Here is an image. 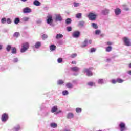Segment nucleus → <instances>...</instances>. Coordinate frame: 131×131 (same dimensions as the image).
Instances as JSON below:
<instances>
[{"label": "nucleus", "instance_id": "obj_10", "mask_svg": "<svg viewBox=\"0 0 131 131\" xmlns=\"http://www.w3.org/2000/svg\"><path fill=\"white\" fill-rule=\"evenodd\" d=\"M70 70L71 71H73V72H78V71L80 70V68L75 66V67L70 68Z\"/></svg>", "mask_w": 131, "mask_h": 131}, {"label": "nucleus", "instance_id": "obj_27", "mask_svg": "<svg viewBox=\"0 0 131 131\" xmlns=\"http://www.w3.org/2000/svg\"><path fill=\"white\" fill-rule=\"evenodd\" d=\"M11 49H12V45H8L6 46V51H7V52H10L11 51Z\"/></svg>", "mask_w": 131, "mask_h": 131}, {"label": "nucleus", "instance_id": "obj_16", "mask_svg": "<svg viewBox=\"0 0 131 131\" xmlns=\"http://www.w3.org/2000/svg\"><path fill=\"white\" fill-rule=\"evenodd\" d=\"M106 81L103 79H99L97 80V83H98V84H104V83H105Z\"/></svg>", "mask_w": 131, "mask_h": 131}, {"label": "nucleus", "instance_id": "obj_45", "mask_svg": "<svg viewBox=\"0 0 131 131\" xmlns=\"http://www.w3.org/2000/svg\"><path fill=\"white\" fill-rule=\"evenodd\" d=\"M77 56V54L76 53H74L71 55V58H74L76 57Z\"/></svg>", "mask_w": 131, "mask_h": 131}, {"label": "nucleus", "instance_id": "obj_31", "mask_svg": "<svg viewBox=\"0 0 131 131\" xmlns=\"http://www.w3.org/2000/svg\"><path fill=\"white\" fill-rule=\"evenodd\" d=\"M82 16V14L79 13L76 14V18H77V19H80Z\"/></svg>", "mask_w": 131, "mask_h": 131}, {"label": "nucleus", "instance_id": "obj_22", "mask_svg": "<svg viewBox=\"0 0 131 131\" xmlns=\"http://www.w3.org/2000/svg\"><path fill=\"white\" fill-rule=\"evenodd\" d=\"M20 129H21V127H20L19 125L15 126L13 128V130L14 131H19Z\"/></svg>", "mask_w": 131, "mask_h": 131}, {"label": "nucleus", "instance_id": "obj_36", "mask_svg": "<svg viewBox=\"0 0 131 131\" xmlns=\"http://www.w3.org/2000/svg\"><path fill=\"white\" fill-rule=\"evenodd\" d=\"M12 54H17V49L16 48L13 47L12 49Z\"/></svg>", "mask_w": 131, "mask_h": 131}, {"label": "nucleus", "instance_id": "obj_35", "mask_svg": "<svg viewBox=\"0 0 131 131\" xmlns=\"http://www.w3.org/2000/svg\"><path fill=\"white\" fill-rule=\"evenodd\" d=\"M112 51V47L108 46L106 48V52H111Z\"/></svg>", "mask_w": 131, "mask_h": 131}, {"label": "nucleus", "instance_id": "obj_28", "mask_svg": "<svg viewBox=\"0 0 131 131\" xmlns=\"http://www.w3.org/2000/svg\"><path fill=\"white\" fill-rule=\"evenodd\" d=\"M73 6H74V8H77V7L80 6V3H77V2H74Z\"/></svg>", "mask_w": 131, "mask_h": 131}, {"label": "nucleus", "instance_id": "obj_14", "mask_svg": "<svg viewBox=\"0 0 131 131\" xmlns=\"http://www.w3.org/2000/svg\"><path fill=\"white\" fill-rule=\"evenodd\" d=\"M58 111V106H54L52 107L51 110V112L52 113H56Z\"/></svg>", "mask_w": 131, "mask_h": 131}, {"label": "nucleus", "instance_id": "obj_60", "mask_svg": "<svg viewBox=\"0 0 131 131\" xmlns=\"http://www.w3.org/2000/svg\"><path fill=\"white\" fill-rule=\"evenodd\" d=\"M127 73L129 75H131V71H128L127 72Z\"/></svg>", "mask_w": 131, "mask_h": 131}, {"label": "nucleus", "instance_id": "obj_55", "mask_svg": "<svg viewBox=\"0 0 131 131\" xmlns=\"http://www.w3.org/2000/svg\"><path fill=\"white\" fill-rule=\"evenodd\" d=\"M124 10L125 11H129V8H128V7H126L124 8Z\"/></svg>", "mask_w": 131, "mask_h": 131}, {"label": "nucleus", "instance_id": "obj_50", "mask_svg": "<svg viewBox=\"0 0 131 131\" xmlns=\"http://www.w3.org/2000/svg\"><path fill=\"white\" fill-rule=\"evenodd\" d=\"M62 111L59 110V111H57L55 113H54V114H55V115H57L58 114H59V113H61Z\"/></svg>", "mask_w": 131, "mask_h": 131}, {"label": "nucleus", "instance_id": "obj_4", "mask_svg": "<svg viewBox=\"0 0 131 131\" xmlns=\"http://www.w3.org/2000/svg\"><path fill=\"white\" fill-rule=\"evenodd\" d=\"M123 41L126 47H130L131 46V42L130 39L128 38L127 37H124L123 38Z\"/></svg>", "mask_w": 131, "mask_h": 131}, {"label": "nucleus", "instance_id": "obj_3", "mask_svg": "<svg viewBox=\"0 0 131 131\" xmlns=\"http://www.w3.org/2000/svg\"><path fill=\"white\" fill-rule=\"evenodd\" d=\"M53 21L54 20H53V15H52L51 14H49L47 16V24H49V25H50V26L54 27V26H55V25H54V24H53Z\"/></svg>", "mask_w": 131, "mask_h": 131}, {"label": "nucleus", "instance_id": "obj_21", "mask_svg": "<svg viewBox=\"0 0 131 131\" xmlns=\"http://www.w3.org/2000/svg\"><path fill=\"white\" fill-rule=\"evenodd\" d=\"M66 86L68 88V89H72L73 88V84L71 83H67Z\"/></svg>", "mask_w": 131, "mask_h": 131}, {"label": "nucleus", "instance_id": "obj_54", "mask_svg": "<svg viewBox=\"0 0 131 131\" xmlns=\"http://www.w3.org/2000/svg\"><path fill=\"white\" fill-rule=\"evenodd\" d=\"M92 42L93 41H92V40H89V41H88V43H89V45H91Z\"/></svg>", "mask_w": 131, "mask_h": 131}, {"label": "nucleus", "instance_id": "obj_9", "mask_svg": "<svg viewBox=\"0 0 131 131\" xmlns=\"http://www.w3.org/2000/svg\"><path fill=\"white\" fill-rule=\"evenodd\" d=\"M31 9L29 8V7H26L23 9V13L24 14H29V13H31Z\"/></svg>", "mask_w": 131, "mask_h": 131}, {"label": "nucleus", "instance_id": "obj_57", "mask_svg": "<svg viewBox=\"0 0 131 131\" xmlns=\"http://www.w3.org/2000/svg\"><path fill=\"white\" fill-rule=\"evenodd\" d=\"M63 131H70V129L69 128H64Z\"/></svg>", "mask_w": 131, "mask_h": 131}, {"label": "nucleus", "instance_id": "obj_43", "mask_svg": "<svg viewBox=\"0 0 131 131\" xmlns=\"http://www.w3.org/2000/svg\"><path fill=\"white\" fill-rule=\"evenodd\" d=\"M6 22L7 24H11V23H12V20H11V18H8L6 20Z\"/></svg>", "mask_w": 131, "mask_h": 131}, {"label": "nucleus", "instance_id": "obj_18", "mask_svg": "<svg viewBox=\"0 0 131 131\" xmlns=\"http://www.w3.org/2000/svg\"><path fill=\"white\" fill-rule=\"evenodd\" d=\"M41 46V43L40 42H37L35 44V49H39L40 48V46Z\"/></svg>", "mask_w": 131, "mask_h": 131}, {"label": "nucleus", "instance_id": "obj_46", "mask_svg": "<svg viewBox=\"0 0 131 131\" xmlns=\"http://www.w3.org/2000/svg\"><path fill=\"white\" fill-rule=\"evenodd\" d=\"M67 31H69V32L72 31V28H71V27H67Z\"/></svg>", "mask_w": 131, "mask_h": 131}, {"label": "nucleus", "instance_id": "obj_7", "mask_svg": "<svg viewBox=\"0 0 131 131\" xmlns=\"http://www.w3.org/2000/svg\"><path fill=\"white\" fill-rule=\"evenodd\" d=\"M84 72L86 73L87 76H93V73L91 72L90 69L85 68L83 70Z\"/></svg>", "mask_w": 131, "mask_h": 131}, {"label": "nucleus", "instance_id": "obj_59", "mask_svg": "<svg viewBox=\"0 0 131 131\" xmlns=\"http://www.w3.org/2000/svg\"><path fill=\"white\" fill-rule=\"evenodd\" d=\"M1 50H3V45H0V51Z\"/></svg>", "mask_w": 131, "mask_h": 131}, {"label": "nucleus", "instance_id": "obj_56", "mask_svg": "<svg viewBox=\"0 0 131 131\" xmlns=\"http://www.w3.org/2000/svg\"><path fill=\"white\" fill-rule=\"evenodd\" d=\"M73 75L77 76V75H78V72L74 73Z\"/></svg>", "mask_w": 131, "mask_h": 131}, {"label": "nucleus", "instance_id": "obj_48", "mask_svg": "<svg viewBox=\"0 0 131 131\" xmlns=\"http://www.w3.org/2000/svg\"><path fill=\"white\" fill-rule=\"evenodd\" d=\"M48 37V36L46 34H43L42 35V39H46Z\"/></svg>", "mask_w": 131, "mask_h": 131}, {"label": "nucleus", "instance_id": "obj_64", "mask_svg": "<svg viewBox=\"0 0 131 131\" xmlns=\"http://www.w3.org/2000/svg\"><path fill=\"white\" fill-rule=\"evenodd\" d=\"M27 0H21L22 2H26Z\"/></svg>", "mask_w": 131, "mask_h": 131}, {"label": "nucleus", "instance_id": "obj_17", "mask_svg": "<svg viewBox=\"0 0 131 131\" xmlns=\"http://www.w3.org/2000/svg\"><path fill=\"white\" fill-rule=\"evenodd\" d=\"M91 27H92V28H94V29H98V28H99L98 24H97L96 23H92L91 24Z\"/></svg>", "mask_w": 131, "mask_h": 131}, {"label": "nucleus", "instance_id": "obj_38", "mask_svg": "<svg viewBox=\"0 0 131 131\" xmlns=\"http://www.w3.org/2000/svg\"><path fill=\"white\" fill-rule=\"evenodd\" d=\"M94 82H92V81L88 82L87 83V85H88L89 86H91V87L94 86Z\"/></svg>", "mask_w": 131, "mask_h": 131}, {"label": "nucleus", "instance_id": "obj_49", "mask_svg": "<svg viewBox=\"0 0 131 131\" xmlns=\"http://www.w3.org/2000/svg\"><path fill=\"white\" fill-rule=\"evenodd\" d=\"M94 52H96V49L95 48H91L90 50V53H94Z\"/></svg>", "mask_w": 131, "mask_h": 131}, {"label": "nucleus", "instance_id": "obj_8", "mask_svg": "<svg viewBox=\"0 0 131 131\" xmlns=\"http://www.w3.org/2000/svg\"><path fill=\"white\" fill-rule=\"evenodd\" d=\"M80 35V32L78 31H74L72 33V37H74V38H78Z\"/></svg>", "mask_w": 131, "mask_h": 131}, {"label": "nucleus", "instance_id": "obj_47", "mask_svg": "<svg viewBox=\"0 0 131 131\" xmlns=\"http://www.w3.org/2000/svg\"><path fill=\"white\" fill-rule=\"evenodd\" d=\"M117 82V80H115V79L112 80V83H113V84H115V83H116Z\"/></svg>", "mask_w": 131, "mask_h": 131}, {"label": "nucleus", "instance_id": "obj_52", "mask_svg": "<svg viewBox=\"0 0 131 131\" xmlns=\"http://www.w3.org/2000/svg\"><path fill=\"white\" fill-rule=\"evenodd\" d=\"M41 19H39L38 20H37L36 23L38 24H40L41 23Z\"/></svg>", "mask_w": 131, "mask_h": 131}, {"label": "nucleus", "instance_id": "obj_19", "mask_svg": "<svg viewBox=\"0 0 131 131\" xmlns=\"http://www.w3.org/2000/svg\"><path fill=\"white\" fill-rule=\"evenodd\" d=\"M50 126L52 128H57V127H58V124L56 123H51L50 124Z\"/></svg>", "mask_w": 131, "mask_h": 131}, {"label": "nucleus", "instance_id": "obj_37", "mask_svg": "<svg viewBox=\"0 0 131 131\" xmlns=\"http://www.w3.org/2000/svg\"><path fill=\"white\" fill-rule=\"evenodd\" d=\"M20 22V19L18 17L16 18L14 20L15 24H18Z\"/></svg>", "mask_w": 131, "mask_h": 131}, {"label": "nucleus", "instance_id": "obj_6", "mask_svg": "<svg viewBox=\"0 0 131 131\" xmlns=\"http://www.w3.org/2000/svg\"><path fill=\"white\" fill-rule=\"evenodd\" d=\"M119 127L120 128V131H125L126 130V128L125 127V123L121 122L119 125Z\"/></svg>", "mask_w": 131, "mask_h": 131}, {"label": "nucleus", "instance_id": "obj_1", "mask_svg": "<svg viewBox=\"0 0 131 131\" xmlns=\"http://www.w3.org/2000/svg\"><path fill=\"white\" fill-rule=\"evenodd\" d=\"M88 18L90 21H96L98 14L95 12H90L87 15Z\"/></svg>", "mask_w": 131, "mask_h": 131}, {"label": "nucleus", "instance_id": "obj_23", "mask_svg": "<svg viewBox=\"0 0 131 131\" xmlns=\"http://www.w3.org/2000/svg\"><path fill=\"white\" fill-rule=\"evenodd\" d=\"M63 36L62 34H58L56 35L55 38L56 39H60V38H63Z\"/></svg>", "mask_w": 131, "mask_h": 131}, {"label": "nucleus", "instance_id": "obj_58", "mask_svg": "<svg viewBox=\"0 0 131 131\" xmlns=\"http://www.w3.org/2000/svg\"><path fill=\"white\" fill-rule=\"evenodd\" d=\"M110 61H111V59H110V58H107V59H106V62H110Z\"/></svg>", "mask_w": 131, "mask_h": 131}, {"label": "nucleus", "instance_id": "obj_11", "mask_svg": "<svg viewBox=\"0 0 131 131\" xmlns=\"http://www.w3.org/2000/svg\"><path fill=\"white\" fill-rule=\"evenodd\" d=\"M110 12V10L109 9L105 8L101 11V14L106 16L109 14Z\"/></svg>", "mask_w": 131, "mask_h": 131}, {"label": "nucleus", "instance_id": "obj_62", "mask_svg": "<svg viewBox=\"0 0 131 131\" xmlns=\"http://www.w3.org/2000/svg\"><path fill=\"white\" fill-rule=\"evenodd\" d=\"M72 64H76V61H73L72 62Z\"/></svg>", "mask_w": 131, "mask_h": 131}, {"label": "nucleus", "instance_id": "obj_15", "mask_svg": "<svg viewBox=\"0 0 131 131\" xmlns=\"http://www.w3.org/2000/svg\"><path fill=\"white\" fill-rule=\"evenodd\" d=\"M56 18H55V21H62V17L61 16L60 14H56L55 15Z\"/></svg>", "mask_w": 131, "mask_h": 131}, {"label": "nucleus", "instance_id": "obj_13", "mask_svg": "<svg viewBox=\"0 0 131 131\" xmlns=\"http://www.w3.org/2000/svg\"><path fill=\"white\" fill-rule=\"evenodd\" d=\"M74 118V114L73 113L70 112L68 113L67 115V118L68 119H72V118Z\"/></svg>", "mask_w": 131, "mask_h": 131}, {"label": "nucleus", "instance_id": "obj_41", "mask_svg": "<svg viewBox=\"0 0 131 131\" xmlns=\"http://www.w3.org/2000/svg\"><path fill=\"white\" fill-rule=\"evenodd\" d=\"M123 81H124V80L120 78L117 79V82H118V83H122V82H123Z\"/></svg>", "mask_w": 131, "mask_h": 131}, {"label": "nucleus", "instance_id": "obj_53", "mask_svg": "<svg viewBox=\"0 0 131 131\" xmlns=\"http://www.w3.org/2000/svg\"><path fill=\"white\" fill-rule=\"evenodd\" d=\"M106 43H107V45L108 46H111V45H112V42H110V41L107 42Z\"/></svg>", "mask_w": 131, "mask_h": 131}, {"label": "nucleus", "instance_id": "obj_42", "mask_svg": "<svg viewBox=\"0 0 131 131\" xmlns=\"http://www.w3.org/2000/svg\"><path fill=\"white\" fill-rule=\"evenodd\" d=\"M62 62H63V59L62 58H59L57 59V63H58L59 64L62 63Z\"/></svg>", "mask_w": 131, "mask_h": 131}, {"label": "nucleus", "instance_id": "obj_26", "mask_svg": "<svg viewBox=\"0 0 131 131\" xmlns=\"http://www.w3.org/2000/svg\"><path fill=\"white\" fill-rule=\"evenodd\" d=\"M29 20V18L28 17H24L21 18V21H23V22H28Z\"/></svg>", "mask_w": 131, "mask_h": 131}, {"label": "nucleus", "instance_id": "obj_24", "mask_svg": "<svg viewBox=\"0 0 131 131\" xmlns=\"http://www.w3.org/2000/svg\"><path fill=\"white\" fill-rule=\"evenodd\" d=\"M33 5L37 6H40V2L37 0H35L33 2Z\"/></svg>", "mask_w": 131, "mask_h": 131}, {"label": "nucleus", "instance_id": "obj_39", "mask_svg": "<svg viewBox=\"0 0 131 131\" xmlns=\"http://www.w3.org/2000/svg\"><path fill=\"white\" fill-rule=\"evenodd\" d=\"M6 22H7V19L5 17L2 18L1 19V23H2V24H5V23H6Z\"/></svg>", "mask_w": 131, "mask_h": 131}, {"label": "nucleus", "instance_id": "obj_32", "mask_svg": "<svg viewBox=\"0 0 131 131\" xmlns=\"http://www.w3.org/2000/svg\"><path fill=\"white\" fill-rule=\"evenodd\" d=\"M64 83V81L62 80H59L57 81V84L58 85H62V84H63Z\"/></svg>", "mask_w": 131, "mask_h": 131}, {"label": "nucleus", "instance_id": "obj_63", "mask_svg": "<svg viewBox=\"0 0 131 131\" xmlns=\"http://www.w3.org/2000/svg\"><path fill=\"white\" fill-rule=\"evenodd\" d=\"M129 68H131V63L129 64Z\"/></svg>", "mask_w": 131, "mask_h": 131}, {"label": "nucleus", "instance_id": "obj_40", "mask_svg": "<svg viewBox=\"0 0 131 131\" xmlns=\"http://www.w3.org/2000/svg\"><path fill=\"white\" fill-rule=\"evenodd\" d=\"M66 24H70L71 23V18H68L66 20Z\"/></svg>", "mask_w": 131, "mask_h": 131}, {"label": "nucleus", "instance_id": "obj_20", "mask_svg": "<svg viewBox=\"0 0 131 131\" xmlns=\"http://www.w3.org/2000/svg\"><path fill=\"white\" fill-rule=\"evenodd\" d=\"M88 46V40L86 39L84 40V42L82 43L81 45V48H85V47H86Z\"/></svg>", "mask_w": 131, "mask_h": 131}, {"label": "nucleus", "instance_id": "obj_33", "mask_svg": "<svg viewBox=\"0 0 131 131\" xmlns=\"http://www.w3.org/2000/svg\"><path fill=\"white\" fill-rule=\"evenodd\" d=\"M100 34H101L100 30H96L94 32V34H95V35H99Z\"/></svg>", "mask_w": 131, "mask_h": 131}, {"label": "nucleus", "instance_id": "obj_51", "mask_svg": "<svg viewBox=\"0 0 131 131\" xmlns=\"http://www.w3.org/2000/svg\"><path fill=\"white\" fill-rule=\"evenodd\" d=\"M18 61H19V60L18 59V58H14L13 59L14 63H17V62H18Z\"/></svg>", "mask_w": 131, "mask_h": 131}, {"label": "nucleus", "instance_id": "obj_30", "mask_svg": "<svg viewBox=\"0 0 131 131\" xmlns=\"http://www.w3.org/2000/svg\"><path fill=\"white\" fill-rule=\"evenodd\" d=\"M75 111L77 113H81L82 109L79 107H77L75 109Z\"/></svg>", "mask_w": 131, "mask_h": 131}, {"label": "nucleus", "instance_id": "obj_5", "mask_svg": "<svg viewBox=\"0 0 131 131\" xmlns=\"http://www.w3.org/2000/svg\"><path fill=\"white\" fill-rule=\"evenodd\" d=\"M9 119V115L8 114L4 113L2 115L1 120L3 122H6Z\"/></svg>", "mask_w": 131, "mask_h": 131}, {"label": "nucleus", "instance_id": "obj_61", "mask_svg": "<svg viewBox=\"0 0 131 131\" xmlns=\"http://www.w3.org/2000/svg\"><path fill=\"white\" fill-rule=\"evenodd\" d=\"M44 9H45V10H49V7H44Z\"/></svg>", "mask_w": 131, "mask_h": 131}, {"label": "nucleus", "instance_id": "obj_12", "mask_svg": "<svg viewBox=\"0 0 131 131\" xmlns=\"http://www.w3.org/2000/svg\"><path fill=\"white\" fill-rule=\"evenodd\" d=\"M114 12L116 16H119V15H120V14H121V9L118 8H117L115 9Z\"/></svg>", "mask_w": 131, "mask_h": 131}, {"label": "nucleus", "instance_id": "obj_44", "mask_svg": "<svg viewBox=\"0 0 131 131\" xmlns=\"http://www.w3.org/2000/svg\"><path fill=\"white\" fill-rule=\"evenodd\" d=\"M19 35V32H15L13 34V36H14L15 37H18Z\"/></svg>", "mask_w": 131, "mask_h": 131}, {"label": "nucleus", "instance_id": "obj_34", "mask_svg": "<svg viewBox=\"0 0 131 131\" xmlns=\"http://www.w3.org/2000/svg\"><path fill=\"white\" fill-rule=\"evenodd\" d=\"M62 95L63 96H67V95H69V92L67 90H64L62 91Z\"/></svg>", "mask_w": 131, "mask_h": 131}, {"label": "nucleus", "instance_id": "obj_2", "mask_svg": "<svg viewBox=\"0 0 131 131\" xmlns=\"http://www.w3.org/2000/svg\"><path fill=\"white\" fill-rule=\"evenodd\" d=\"M29 49V43L28 42H25L21 45V48L20 49L21 53H25Z\"/></svg>", "mask_w": 131, "mask_h": 131}, {"label": "nucleus", "instance_id": "obj_25", "mask_svg": "<svg viewBox=\"0 0 131 131\" xmlns=\"http://www.w3.org/2000/svg\"><path fill=\"white\" fill-rule=\"evenodd\" d=\"M50 51H55L56 50V45L53 44L50 46Z\"/></svg>", "mask_w": 131, "mask_h": 131}, {"label": "nucleus", "instance_id": "obj_29", "mask_svg": "<svg viewBox=\"0 0 131 131\" xmlns=\"http://www.w3.org/2000/svg\"><path fill=\"white\" fill-rule=\"evenodd\" d=\"M84 23H85V22H84V21L81 20V21H79L78 25H79V26H81V27H83V26L84 25Z\"/></svg>", "mask_w": 131, "mask_h": 131}]
</instances>
